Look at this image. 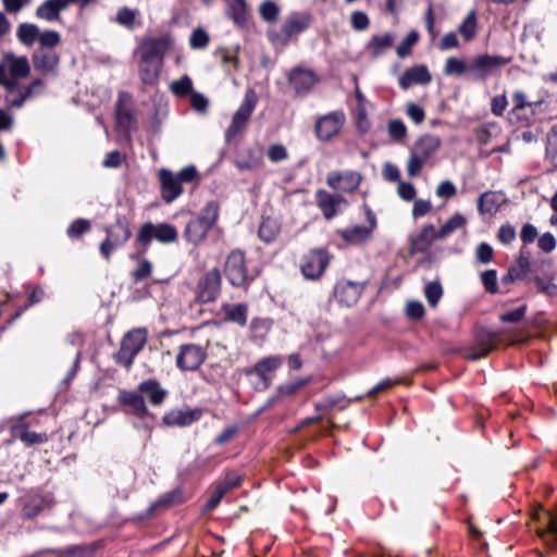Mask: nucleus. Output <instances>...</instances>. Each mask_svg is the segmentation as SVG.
I'll return each mask as SVG.
<instances>
[{
  "label": "nucleus",
  "mask_w": 557,
  "mask_h": 557,
  "mask_svg": "<svg viewBox=\"0 0 557 557\" xmlns=\"http://www.w3.org/2000/svg\"><path fill=\"white\" fill-rule=\"evenodd\" d=\"M219 218V205L210 201L201 210L198 218L187 223L184 235L186 239L193 244L202 242L208 232L212 228Z\"/></svg>",
  "instance_id": "1"
},
{
  "label": "nucleus",
  "mask_w": 557,
  "mask_h": 557,
  "mask_svg": "<svg viewBox=\"0 0 557 557\" xmlns=\"http://www.w3.org/2000/svg\"><path fill=\"white\" fill-rule=\"evenodd\" d=\"M224 273L227 281L235 287H248L256 276L249 273L245 253L239 249H234L227 255Z\"/></svg>",
  "instance_id": "2"
},
{
  "label": "nucleus",
  "mask_w": 557,
  "mask_h": 557,
  "mask_svg": "<svg viewBox=\"0 0 557 557\" xmlns=\"http://www.w3.org/2000/svg\"><path fill=\"white\" fill-rule=\"evenodd\" d=\"M147 339L148 332L145 327H137L126 333L116 354L117 363L127 369L131 368L135 356L143 349Z\"/></svg>",
  "instance_id": "3"
},
{
  "label": "nucleus",
  "mask_w": 557,
  "mask_h": 557,
  "mask_svg": "<svg viewBox=\"0 0 557 557\" xmlns=\"http://www.w3.org/2000/svg\"><path fill=\"white\" fill-rule=\"evenodd\" d=\"M157 239L162 244L174 243L177 239V231L168 223L152 224L144 223L136 235V243L143 246V252H146L151 240Z\"/></svg>",
  "instance_id": "4"
},
{
  "label": "nucleus",
  "mask_w": 557,
  "mask_h": 557,
  "mask_svg": "<svg viewBox=\"0 0 557 557\" xmlns=\"http://www.w3.org/2000/svg\"><path fill=\"white\" fill-rule=\"evenodd\" d=\"M107 238L100 245V253L109 260L117 247L125 245L132 236L125 218L116 219L115 223L106 228Z\"/></svg>",
  "instance_id": "5"
},
{
  "label": "nucleus",
  "mask_w": 557,
  "mask_h": 557,
  "mask_svg": "<svg viewBox=\"0 0 557 557\" xmlns=\"http://www.w3.org/2000/svg\"><path fill=\"white\" fill-rule=\"evenodd\" d=\"M256 104L257 95L250 89L246 92L243 103L232 117V122L225 132L226 140H232L246 128Z\"/></svg>",
  "instance_id": "6"
},
{
  "label": "nucleus",
  "mask_w": 557,
  "mask_h": 557,
  "mask_svg": "<svg viewBox=\"0 0 557 557\" xmlns=\"http://www.w3.org/2000/svg\"><path fill=\"white\" fill-rule=\"evenodd\" d=\"M500 339L498 332L481 329L475 333L473 344L466 351V358L472 361L485 358L493 351Z\"/></svg>",
  "instance_id": "7"
},
{
  "label": "nucleus",
  "mask_w": 557,
  "mask_h": 557,
  "mask_svg": "<svg viewBox=\"0 0 557 557\" xmlns=\"http://www.w3.org/2000/svg\"><path fill=\"white\" fill-rule=\"evenodd\" d=\"M346 116L343 111H333L318 117L314 132L319 140L329 141L336 137L343 129Z\"/></svg>",
  "instance_id": "8"
},
{
  "label": "nucleus",
  "mask_w": 557,
  "mask_h": 557,
  "mask_svg": "<svg viewBox=\"0 0 557 557\" xmlns=\"http://www.w3.org/2000/svg\"><path fill=\"white\" fill-rule=\"evenodd\" d=\"M206 358L207 351L205 347L188 343L180 346L175 362L181 371H196L205 362Z\"/></svg>",
  "instance_id": "9"
},
{
  "label": "nucleus",
  "mask_w": 557,
  "mask_h": 557,
  "mask_svg": "<svg viewBox=\"0 0 557 557\" xmlns=\"http://www.w3.org/2000/svg\"><path fill=\"white\" fill-rule=\"evenodd\" d=\"M509 61V59L499 55H476L469 64V73L474 78L485 79L488 76L495 75Z\"/></svg>",
  "instance_id": "10"
},
{
  "label": "nucleus",
  "mask_w": 557,
  "mask_h": 557,
  "mask_svg": "<svg viewBox=\"0 0 557 557\" xmlns=\"http://www.w3.org/2000/svg\"><path fill=\"white\" fill-rule=\"evenodd\" d=\"M330 255L324 249H312L302 257L300 270L305 277L319 278L330 263Z\"/></svg>",
  "instance_id": "11"
},
{
  "label": "nucleus",
  "mask_w": 557,
  "mask_h": 557,
  "mask_svg": "<svg viewBox=\"0 0 557 557\" xmlns=\"http://www.w3.org/2000/svg\"><path fill=\"white\" fill-rule=\"evenodd\" d=\"M532 517L543 522V527H539L536 533L544 544L550 549H557V518L554 513L541 508L534 511Z\"/></svg>",
  "instance_id": "12"
},
{
  "label": "nucleus",
  "mask_w": 557,
  "mask_h": 557,
  "mask_svg": "<svg viewBox=\"0 0 557 557\" xmlns=\"http://www.w3.org/2000/svg\"><path fill=\"white\" fill-rule=\"evenodd\" d=\"M362 182V175L357 171H332L326 176V184L334 190L352 193Z\"/></svg>",
  "instance_id": "13"
},
{
  "label": "nucleus",
  "mask_w": 557,
  "mask_h": 557,
  "mask_svg": "<svg viewBox=\"0 0 557 557\" xmlns=\"http://www.w3.org/2000/svg\"><path fill=\"white\" fill-rule=\"evenodd\" d=\"M369 225H355L338 231L339 236L349 245H360L372 237L373 230L376 226L375 216L370 210L367 212Z\"/></svg>",
  "instance_id": "14"
},
{
  "label": "nucleus",
  "mask_w": 557,
  "mask_h": 557,
  "mask_svg": "<svg viewBox=\"0 0 557 557\" xmlns=\"http://www.w3.org/2000/svg\"><path fill=\"white\" fill-rule=\"evenodd\" d=\"M198 297L202 302L213 301L221 290V273L218 268L208 271L198 284Z\"/></svg>",
  "instance_id": "15"
},
{
  "label": "nucleus",
  "mask_w": 557,
  "mask_h": 557,
  "mask_svg": "<svg viewBox=\"0 0 557 557\" xmlns=\"http://www.w3.org/2000/svg\"><path fill=\"white\" fill-rule=\"evenodd\" d=\"M315 201L326 220H331L337 215L341 211V207L347 203L343 196L331 194L324 189L317 190Z\"/></svg>",
  "instance_id": "16"
},
{
  "label": "nucleus",
  "mask_w": 557,
  "mask_h": 557,
  "mask_svg": "<svg viewBox=\"0 0 557 557\" xmlns=\"http://www.w3.org/2000/svg\"><path fill=\"white\" fill-rule=\"evenodd\" d=\"M172 40L169 36L147 38L140 46L141 58L145 60L161 61L170 49Z\"/></svg>",
  "instance_id": "17"
},
{
  "label": "nucleus",
  "mask_w": 557,
  "mask_h": 557,
  "mask_svg": "<svg viewBox=\"0 0 557 557\" xmlns=\"http://www.w3.org/2000/svg\"><path fill=\"white\" fill-rule=\"evenodd\" d=\"M161 186L162 199L165 202H172L183 193L182 184L176 174L168 169H161L158 172Z\"/></svg>",
  "instance_id": "18"
},
{
  "label": "nucleus",
  "mask_w": 557,
  "mask_h": 557,
  "mask_svg": "<svg viewBox=\"0 0 557 557\" xmlns=\"http://www.w3.org/2000/svg\"><path fill=\"white\" fill-rule=\"evenodd\" d=\"M60 58L53 50L38 49L33 54V64L36 71L44 75H55L58 73Z\"/></svg>",
  "instance_id": "19"
},
{
  "label": "nucleus",
  "mask_w": 557,
  "mask_h": 557,
  "mask_svg": "<svg viewBox=\"0 0 557 557\" xmlns=\"http://www.w3.org/2000/svg\"><path fill=\"white\" fill-rule=\"evenodd\" d=\"M362 292V284L342 280L335 286L334 296L338 302L350 307L358 301Z\"/></svg>",
  "instance_id": "20"
},
{
  "label": "nucleus",
  "mask_w": 557,
  "mask_h": 557,
  "mask_svg": "<svg viewBox=\"0 0 557 557\" xmlns=\"http://www.w3.org/2000/svg\"><path fill=\"white\" fill-rule=\"evenodd\" d=\"M440 235L433 224L424 225L420 232L411 237L409 252L411 255L425 252L433 242L438 240Z\"/></svg>",
  "instance_id": "21"
},
{
  "label": "nucleus",
  "mask_w": 557,
  "mask_h": 557,
  "mask_svg": "<svg viewBox=\"0 0 557 557\" xmlns=\"http://www.w3.org/2000/svg\"><path fill=\"white\" fill-rule=\"evenodd\" d=\"M512 108L510 113L518 120H528L530 115L535 113L536 108L541 101H531L528 96L520 90H517L511 96Z\"/></svg>",
  "instance_id": "22"
},
{
  "label": "nucleus",
  "mask_w": 557,
  "mask_h": 557,
  "mask_svg": "<svg viewBox=\"0 0 557 557\" xmlns=\"http://www.w3.org/2000/svg\"><path fill=\"white\" fill-rule=\"evenodd\" d=\"M318 82V75L308 69L297 67L289 74V83L298 94L308 92Z\"/></svg>",
  "instance_id": "23"
},
{
  "label": "nucleus",
  "mask_w": 557,
  "mask_h": 557,
  "mask_svg": "<svg viewBox=\"0 0 557 557\" xmlns=\"http://www.w3.org/2000/svg\"><path fill=\"white\" fill-rule=\"evenodd\" d=\"M3 64L5 66L7 75L15 84L17 79L26 77L30 72V66L26 57L7 54L3 58Z\"/></svg>",
  "instance_id": "24"
},
{
  "label": "nucleus",
  "mask_w": 557,
  "mask_h": 557,
  "mask_svg": "<svg viewBox=\"0 0 557 557\" xmlns=\"http://www.w3.org/2000/svg\"><path fill=\"white\" fill-rule=\"evenodd\" d=\"M432 76L425 65L412 66L405 71L399 77V85L403 89H408L414 84L426 85L431 82Z\"/></svg>",
  "instance_id": "25"
},
{
  "label": "nucleus",
  "mask_w": 557,
  "mask_h": 557,
  "mask_svg": "<svg viewBox=\"0 0 557 557\" xmlns=\"http://www.w3.org/2000/svg\"><path fill=\"white\" fill-rule=\"evenodd\" d=\"M505 202V196L498 191H486L478 200V210L481 213H496Z\"/></svg>",
  "instance_id": "26"
},
{
  "label": "nucleus",
  "mask_w": 557,
  "mask_h": 557,
  "mask_svg": "<svg viewBox=\"0 0 557 557\" xmlns=\"http://www.w3.org/2000/svg\"><path fill=\"white\" fill-rule=\"evenodd\" d=\"M394 40L395 36L392 33L372 36L366 45V50L373 58H377L393 46Z\"/></svg>",
  "instance_id": "27"
},
{
  "label": "nucleus",
  "mask_w": 557,
  "mask_h": 557,
  "mask_svg": "<svg viewBox=\"0 0 557 557\" xmlns=\"http://www.w3.org/2000/svg\"><path fill=\"white\" fill-rule=\"evenodd\" d=\"M441 139L436 135H424L419 138L411 148L424 159L431 158L440 148Z\"/></svg>",
  "instance_id": "28"
},
{
  "label": "nucleus",
  "mask_w": 557,
  "mask_h": 557,
  "mask_svg": "<svg viewBox=\"0 0 557 557\" xmlns=\"http://www.w3.org/2000/svg\"><path fill=\"white\" fill-rule=\"evenodd\" d=\"M138 388L154 406L161 405L166 396V391L156 380H147L140 383Z\"/></svg>",
  "instance_id": "29"
},
{
  "label": "nucleus",
  "mask_w": 557,
  "mask_h": 557,
  "mask_svg": "<svg viewBox=\"0 0 557 557\" xmlns=\"http://www.w3.org/2000/svg\"><path fill=\"white\" fill-rule=\"evenodd\" d=\"M66 9L63 0H47L36 10V15L39 18L48 22L60 21V12Z\"/></svg>",
  "instance_id": "30"
},
{
  "label": "nucleus",
  "mask_w": 557,
  "mask_h": 557,
  "mask_svg": "<svg viewBox=\"0 0 557 557\" xmlns=\"http://www.w3.org/2000/svg\"><path fill=\"white\" fill-rule=\"evenodd\" d=\"M200 416V410H173L164 417V422L169 425L186 426L197 421Z\"/></svg>",
  "instance_id": "31"
},
{
  "label": "nucleus",
  "mask_w": 557,
  "mask_h": 557,
  "mask_svg": "<svg viewBox=\"0 0 557 557\" xmlns=\"http://www.w3.org/2000/svg\"><path fill=\"white\" fill-rule=\"evenodd\" d=\"M162 67L161 61L145 60L140 57L139 74L145 84L152 85L158 81Z\"/></svg>",
  "instance_id": "32"
},
{
  "label": "nucleus",
  "mask_w": 557,
  "mask_h": 557,
  "mask_svg": "<svg viewBox=\"0 0 557 557\" xmlns=\"http://www.w3.org/2000/svg\"><path fill=\"white\" fill-rule=\"evenodd\" d=\"M309 15H295L289 17L283 25V32L287 39L308 28L310 25Z\"/></svg>",
  "instance_id": "33"
},
{
  "label": "nucleus",
  "mask_w": 557,
  "mask_h": 557,
  "mask_svg": "<svg viewBox=\"0 0 557 557\" xmlns=\"http://www.w3.org/2000/svg\"><path fill=\"white\" fill-rule=\"evenodd\" d=\"M46 505H51V502L38 495L29 496L23 506V516L33 519L41 512Z\"/></svg>",
  "instance_id": "34"
},
{
  "label": "nucleus",
  "mask_w": 557,
  "mask_h": 557,
  "mask_svg": "<svg viewBox=\"0 0 557 557\" xmlns=\"http://www.w3.org/2000/svg\"><path fill=\"white\" fill-rule=\"evenodd\" d=\"M40 30L35 24L22 23L17 26L16 37L25 46H32L38 40Z\"/></svg>",
  "instance_id": "35"
},
{
  "label": "nucleus",
  "mask_w": 557,
  "mask_h": 557,
  "mask_svg": "<svg viewBox=\"0 0 557 557\" xmlns=\"http://www.w3.org/2000/svg\"><path fill=\"white\" fill-rule=\"evenodd\" d=\"M467 224V219L460 214L455 213L453 214L443 225L440 230H437V233L440 235V239H444L448 237L450 234L456 232L459 228H463Z\"/></svg>",
  "instance_id": "36"
},
{
  "label": "nucleus",
  "mask_w": 557,
  "mask_h": 557,
  "mask_svg": "<svg viewBox=\"0 0 557 557\" xmlns=\"http://www.w3.org/2000/svg\"><path fill=\"white\" fill-rule=\"evenodd\" d=\"M119 399L123 405L132 407L137 414H145L147 412L145 400L141 395L134 392H122Z\"/></svg>",
  "instance_id": "37"
},
{
  "label": "nucleus",
  "mask_w": 557,
  "mask_h": 557,
  "mask_svg": "<svg viewBox=\"0 0 557 557\" xmlns=\"http://www.w3.org/2000/svg\"><path fill=\"white\" fill-rule=\"evenodd\" d=\"M224 311L228 321L239 325L246 324L248 308L245 304L227 305L224 307Z\"/></svg>",
  "instance_id": "38"
},
{
  "label": "nucleus",
  "mask_w": 557,
  "mask_h": 557,
  "mask_svg": "<svg viewBox=\"0 0 557 557\" xmlns=\"http://www.w3.org/2000/svg\"><path fill=\"white\" fill-rule=\"evenodd\" d=\"M476 15L474 11H470L458 27V33L466 41L472 40L476 35Z\"/></svg>",
  "instance_id": "39"
},
{
  "label": "nucleus",
  "mask_w": 557,
  "mask_h": 557,
  "mask_svg": "<svg viewBox=\"0 0 557 557\" xmlns=\"http://www.w3.org/2000/svg\"><path fill=\"white\" fill-rule=\"evenodd\" d=\"M282 364L280 357H269L259 361L255 367V373L258 374L263 381L268 380V374L274 372Z\"/></svg>",
  "instance_id": "40"
},
{
  "label": "nucleus",
  "mask_w": 557,
  "mask_h": 557,
  "mask_svg": "<svg viewBox=\"0 0 557 557\" xmlns=\"http://www.w3.org/2000/svg\"><path fill=\"white\" fill-rule=\"evenodd\" d=\"M258 233H259V237L263 242L271 243L280 234V226L276 223V221H274L270 218H267V219H263V221L261 222Z\"/></svg>",
  "instance_id": "41"
},
{
  "label": "nucleus",
  "mask_w": 557,
  "mask_h": 557,
  "mask_svg": "<svg viewBox=\"0 0 557 557\" xmlns=\"http://www.w3.org/2000/svg\"><path fill=\"white\" fill-rule=\"evenodd\" d=\"M262 164V157L260 153L252 151L251 149L246 151V154L240 156L236 160V165L240 170H252L259 168Z\"/></svg>",
  "instance_id": "42"
},
{
  "label": "nucleus",
  "mask_w": 557,
  "mask_h": 557,
  "mask_svg": "<svg viewBox=\"0 0 557 557\" xmlns=\"http://www.w3.org/2000/svg\"><path fill=\"white\" fill-rule=\"evenodd\" d=\"M170 90L177 97L190 96L191 92H194L193 81L189 76L184 75L180 79L171 83Z\"/></svg>",
  "instance_id": "43"
},
{
  "label": "nucleus",
  "mask_w": 557,
  "mask_h": 557,
  "mask_svg": "<svg viewBox=\"0 0 557 557\" xmlns=\"http://www.w3.org/2000/svg\"><path fill=\"white\" fill-rule=\"evenodd\" d=\"M259 13L265 22L274 23L278 18L280 8L275 2L267 0L260 4Z\"/></svg>",
  "instance_id": "44"
},
{
  "label": "nucleus",
  "mask_w": 557,
  "mask_h": 557,
  "mask_svg": "<svg viewBox=\"0 0 557 557\" xmlns=\"http://www.w3.org/2000/svg\"><path fill=\"white\" fill-rule=\"evenodd\" d=\"M247 13L248 11L245 0H233L230 9V16L236 24L243 25L247 20Z\"/></svg>",
  "instance_id": "45"
},
{
  "label": "nucleus",
  "mask_w": 557,
  "mask_h": 557,
  "mask_svg": "<svg viewBox=\"0 0 557 557\" xmlns=\"http://www.w3.org/2000/svg\"><path fill=\"white\" fill-rule=\"evenodd\" d=\"M425 162H426V159L422 158L421 156H419L416 151H413L411 149L408 161H407L408 175L410 177L418 176L421 173Z\"/></svg>",
  "instance_id": "46"
},
{
  "label": "nucleus",
  "mask_w": 557,
  "mask_h": 557,
  "mask_svg": "<svg viewBox=\"0 0 557 557\" xmlns=\"http://www.w3.org/2000/svg\"><path fill=\"white\" fill-rule=\"evenodd\" d=\"M467 71L469 72V65H467L463 60L454 57L446 60L444 67L445 75H462Z\"/></svg>",
  "instance_id": "47"
},
{
  "label": "nucleus",
  "mask_w": 557,
  "mask_h": 557,
  "mask_svg": "<svg viewBox=\"0 0 557 557\" xmlns=\"http://www.w3.org/2000/svg\"><path fill=\"white\" fill-rule=\"evenodd\" d=\"M419 34L411 30L403 41L397 46L396 52L399 58H405L410 54L411 48L418 42Z\"/></svg>",
  "instance_id": "48"
},
{
  "label": "nucleus",
  "mask_w": 557,
  "mask_h": 557,
  "mask_svg": "<svg viewBox=\"0 0 557 557\" xmlns=\"http://www.w3.org/2000/svg\"><path fill=\"white\" fill-rule=\"evenodd\" d=\"M38 42L40 45V49L52 50V48L61 42V36L58 32L45 30L39 34Z\"/></svg>",
  "instance_id": "49"
},
{
  "label": "nucleus",
  "mask_w": 557,
  "mask_h": 557,
  "mask_svg": "<svg viewBox=\"0 0 557 557\" xmlns=\"http://www.w3.org/2000/svg\"><path fill=\"white\" fill-rule=\"evenodd\" d=\"M267 156L271 162L277 163L288 159V151L284 145L273 144L269 146Z\"/></svg>",
  "instance_id": "50"
},
{
  "label": "nucleus",
  "mask_w": 557,
  "mask_h": 557,
  "mask_svg": "<svg viewBox=\"0 0 557 557\" xmlns=\"http://www.w3.org/2000/svg\"><path fill=\"white\" fill-rule=\"evenodd\" d=\"M388 135L392 139L400 141L407 135V127L400 120H392L387 126Z\"/></svg>",
  "instance_id": "51"
},
{
  "label": "nucleus",
  "mask_w": 557,
  "mask_h": 557,
  "mask_svg": "<svg viewBox=\"0 0 557 557\" xmlns=\"http://www.w3.org/2000/svg\"><path fill=\"white\" fill-rule=\"evenodd\" d=\"M209 44V35L202 28H196L189 38V45L194 49H202Z\"/></svg>",
  "instance_id": "52"
},
{
  "label": "nucleus",
  "mask_w": 557,
  "mask_h": 557,
  "mask_svg": "<svg viewBox=\"0 0 557 557\" xmlns=\"http://www.w3.org/2000/svg\"><path fill=\"white\" fill-rule=\"evenodd\" d=\"M90 230V222L85 219H77L72 222L67 228V235L72 238H77L82 234Z\"/></svg>",
  "instance_id": "53"
},
{
  "label": "nucleus",
  "mask_w": 557,
  "mask_h": 557,
  "mask_svg": "<svg viewBox=\"0 0 557 557\" xmlns=\"http://www.w3.org/2000/svg\"><path fill=\"white\" fill-rule=\"evenodd\" d=\"M425 298L431 306H436L443 295V289L438 283H430L425 286Z\"/></svg>",
  "instance_id": "54"
},
{
  "label": "nucleus",
  "mask_w": 557,
  "mask_h": 557,
  "mask_svg": "<svg viewBox=\"0 0 557 557\" xmlns=\"http://www.w3.org/2000/svg\"><path fill=\"white\" fill-rule=\"evenodd\" d=\"M223 64L225 65V70L227 72L236 71L238 65V59L236 52L230 51L227 49H220L218 51Z\"/></svg>",
  "instance_id": "55"
},
{
  "label": "nucleus",
  "mask_w": 557,
  "mask_h": 557,
  "mask_svg": "<svg viewBox=\"0 0 557 557\" xmlns=\"http://www.w3.org/2000/svg\"><path fill=\"white\" fill-rule=\"evenodd\" d=\"M481 280L485 289L492 294L498 292L497 273L495 270H486L481 273Z\"/></svg>",
  "instance_id": "56"
},
{
  "label": "nucleus",
  "mask_w": 557,
  "mask_h": 557,
  "mask_svg": "<svg viewBox=\"0 0 557 557\" xmlns=\"http://www.w3.org/2000/svg\"><path fill=\"white\" fill-rule=\"evenodd\" d=\"M350 23L355 30H366L370 25V20L364 12L354 11L350 15Z\"/></svg>",
  "instance_id": "57"
},
{
  "label": "nucleus",
  "mask_w": 557,
  "mask_h": 557,
  "mask_svg": "<svg viewBox=\"0 0 557 557\" xmlns=\"http://www.w3.org/2000/svg\"><path fill=\"white\" fill-rule=\"evenodd\" d=\"M152 271V264L147 259H141L138 262L137 268L133 271V278L136 282H140L150 276Z\"/></svg>",
  "instance_id": "58"
},
{
  "label": "nucleus",
  "mask_w": 557,
  "mask_h": 557,
  "mask_svg": "<svg viewBox=\"0 0 557 557\" xmlns=\"http://www.w3.org/2000/svg\"><path fill=\"white\" fill-rule=\"evenodd\" d=\"M398 196L405 201L416 200L417 190L413 184L399 181L397 186Z\"/></svg>",
  "instance_id": "59"
},
{
  "label": "nucleus",
  "mask_w": 557,
  "mask_h": 557,
  "mask_svg": "<svg viewBox=\"0 0 557 557\" xmlns=\"http://www.w3.org/2000/svg\"><path fill=\"white\" fill-rule=\"evenodd\" d=\"M494 250L491 245L481 243L475 249V258L481 263H490L493 260Z\"/></svg>",
  "instance_id": "60"
},
{
  "label": "nucleus",
  "mask_w": 557,
  "mask_h": 557,
  "mask_svg": "<svg viewBox=\"0 0 557 557\" xmlns=\"http://www.w3.org/2000/svg\"><path fill=\"white\" fill-rule=\"evenodd\" d=\"M432 211V203L430 200L416 199L412 208V218L418 219L426 215Z\"/></svg>",
  "instance_id": "61"
},
{
  "label": "nucleus",
  "mask_w": 557,
  "mask_h": 557,
  "mask_svg": "<svg viewBox=\"0 0 557 557\" xmlns=\"http://www.w3.org/2000/svg\"><path fill=\"white\" fill-rule=\"evenodd\" d=\"M190 106L199 113H205L209 106V100L205 95L194 91L190 95Z\"/></svg>",
  "instance_id": "62"
},
{
  "label": "nucleus",
  "mask_w": 557,
  "mask_h": 557,
  "mask_svg": "<svg viewBox=\"0 0 557 557\" xmlns=\"http://www.w3.org/2000/svg\"><path fill=\"white\" fill-rule=\"evenodd\" d=\"M137 11L131 10L128 8L121 9L116 14V21L119 24L131 27L133 26L135 18L137 16Z\"/></svg>",
  "instance_id": "63"
},
{
  "label": "nucleus",
  "mask_w": 557,
  "mask_h": 557,
  "mask_svg": "<svg viewBox=\"0 0 557 557\" xmlns=\"http://www.w3.org/2000/svg\"><path fill=\"white\" fill-rule=\"evenodd\" d=\"M546 151L554 161H557V124L553 126L548 135Z\"/></svg>",
  "instance_id": "64"
}]
</instances>
